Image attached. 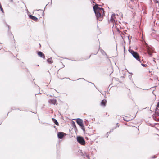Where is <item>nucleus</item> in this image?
I'll return each instance as SVG.
<instances>
[{
    "label": "nucleus",
    "instance_id": "39448f33",
    "mask_svg": "<svg viewBox=\"0 0 159 159\" xmlns=\"http://www.w3.org/2000/svg\"><path fill=\"white\" fill-rule=\"evenodd\" d=\"M66 134L62 132H59L57 133V137L59 139H62Z\"/></svg>",
    "mask_w": 159,
    "mask_h": 159
},
{
    "label": "nucleus",
    "instance_id": "2eb2a0df",
    "mask_svg": "<svg viewBox=\"0 0 159 159\" xmlns=\"http://www.w3.org/2000/svg\"><path fill=\"white\" fill-rule=\"evenodd\" d=\"M72 125L74 128H76L75 123L74 121H72Z\"/></svg>",
    "mask_w": 159,
    "mask_h": 159
},
{
    "label": "nucleus",
    "instance_id": "a878e982",
    "mask_svg": "<svg viewBox=\"0 0 159 159\" xmlns=\"http://www.w3.org/2000/svg\"><path fill=\"white\" fill-rule=\"evenodd\" d=\"M116 127H119V125L118 123L116 124Z\"/></svg>",
    "mask_w": 159,
    "mask_h": 159
},
{
    "label": "nucleus",
    "instance_id": "423d86ee",
    "mask_svg": "<svg viewBox=\"0 0 159 159\" xmlns=\"http://www.w3.org/2000/svg\"><path fill=\"white\" fill-rule=\"evenodd\" d=\"M6 25L8 27V34L10 36H11V37H12L13 38H14V36L13 35L12 33L10 31V26H9L8 25L6 24Z\"/></svg>",
    "mask_w": 159,
    "mask_h": 159
},
{
    "label": "nucleus",
    "instance_id": "aec40b11",
    "mask_svg": "<svg viewBox=\"0 0 159 159\" xmlns=\"http://www.w3.org/2000/svg\"><path fill=\"white\" fill-rule=\"evenodd\" d=\"M141 65L142 66H143V67H146L147 66V64H143V63H142L141 64Z\"/></svg>",
    "mask_w": 159,
    "mask_h": 159
},
{
    "label": "nucleus",
    "instance_id": "f8f14e48",
    "mask_svg": "<svg viewBox=\"0 0 159 159\" xmlns=\"http://www.w3.org/2000/svg\"><path fill=\"white\" fill-rule=\"evenodd\" d=\"M52 120L54 124H55L57 125H59L58 122L56 119L52 118Z\"/></svg>",
    "mask_w": 159,
    "mask_h": 159
},
{
    "label": "nucleus",
    "instance_id": "f03ea898",
    "mask_svg": "<svg viewBox=\"0 0 159 159\" xmlns=\"http://www.w3.org/2000/svg\"><path fill=\"white\" fill-rule=\"evenodd\" d=\"M129 52L138 61L141 63L139 58V56L138 53L136 52H135L132 49L129 50Z\"/></svg>",
    "mask_w": 159,
    "mask_h": 159
},
{
    "label": "nucleus",
    "instance_id": "412c9836",
    "mask_svg": "<svg viewBox=\"0 0 159 159\" xmlns=\"http://www.w3.org/2000/svg\"><path fill=\"white\" fill-rule=\"evenodd\" d=\"M110 132H111V131H109V132H107V134H106V137H107V138H108V134H110Z\"/></svg>",
    "mask_w": 159,
    "mask_h": 159
},
{
    "label": "nucleus",
    "instance_id": "9b49d317",
    "mask_svg": "<svg viewBox=\"0 0 159 159\" xmlns=\"http://www.w3.org/2000/svg\"><path fill=\"white\" fill-rule=\"evenodd\" d=\"M107 103V101L106 100H103L101 101V105L102 106H105Z\"/></svg>",
    "mask_w": 159,
    "mask_h": 159
},
{
    "label": "nucleus",
    "instance_id": "a211bd4d",
    "mask_svg": "<svg viewBox=\"0 0 159 159\" xmlns=\"http://www.w3.org/2000/svg\"><path fill=\"white\" fill-rule=\"evenodd\" d=\"M147 52L148 54L151 56V57L152 56V54L150 52V51L149 50H148L147 51Z\"/></svg>",
    "mask_w": 159,
    "mask_h": 159
},
{
    "label": "nucleus",
    "instance_id": "bb28decb",
    "mask_svg": "<svg viewBox=\"0 0 159 159\" xmlns=\"http://www.w3.org/2000/svg\"><path fill=\"white\" fill-rule=\"evenodd\" d=\"M86 157L88 158H89V155H86Z\"/></svg>",
    "mask_w": 159,
    "mask_h": 159
},
{
    "label": "nucleus",
    "instance_id": "dca6fc26",
    "mask_svg": "<svg viewBox=\"0 0 159 159\" xmlns=\"http://www.w3.org/2000/svg\"><path fill=\"white\" fill-rule=\"evenodd\" d=\"M0 10L2 13H4V11L2 7V6L0 3Z\"/></svg>",
    "mask_w": 159,
    "mask_h": 159
},
{
    "label": "nucleus",
    "instance_id": "393cba45",
    "mask_svg": "<svg viewBox=\"0 0 159 159\" xmlns=\"http://www.w3.org/2000/svg\"><path fill=\"white\" fill-rule=\"evenodd\" d=\"M84 122L86 124L88 123V121L87 120H85Z\"/></svg>",
    "mask_w": 159,
    "mask_h": 159
},
{
    "label": "nucleus",
    "instance_id": "4468645a",
    "mask_svg": "<svg viewBox=\"0 0 159 159\" xmlns=\"http://www.w3.org/2000/svg\"><path fill=\"white\" fill-rule=\"evenodd\" d=\"M110 22L112 23L113 24H114V23H115L114 19L111 17L110 20Z\"/></svg>",
    "mask_w": 159,
    "mask_h": 159
},
{
    "label": "nucleus",
    "instance_id": "20e7f679",
    "mask_svg": "<svg viewBox=\"0 0 159 159\" xmlns=\"http://www.w3.org/2000/svg\"><path fill=\"white\" fill-rule=\"evenodd\" d=\"M155 114L152 115L153 119L157 121H159V111H155Z\"/></svg>",
    "mask_w": 159,
    "mask_h": 159
},
{
    "label": "nucleus",
    "instance_id": "cd10ccee",
    "mask_svg": "<svg viewBox=\"0 0 159 159\" xmlns=\"http://www.w3.org/2000/svg\"><path fill=\"white\" fill-rule=\"evenodd\" d=\"M155 3H158V1H157V0H156V1H155Z\"/></svg>",
    "mask_w": 159,
    "mask_h": 159
},
{
    "label": "nucleus",
    "instance_id": "c85d7f7f",
    "mask_svg": "<svg viewBox=\"0 0 159 159\" xmlns=\"http://www.w3.org/2000/svg\"><path fill=\"white\" fill-rule=\"evenodd\" d=\"M125 121H127L128 120H126L124 118L123 119Z\"/></svg>",
    "mask_w": 159,
    "mask_h": 159
},
{
    "label": "nucleus",
    "instance_id": "f257e3e1",
    "mask_svg": "<svg viewBox=\"0 0 159 159\" xmlns=\"http://www.w3.org/2000/svg\"><path fill=\"white\" fill-rule=\"evenodd\" d=\"M100 5L96 4L93 7L94 11L95 13L97 19L99 21H101L103 18V15L104 14V10L102 8L99 7L98 6Z\"/></svg>",
    "mask_w": 159,
    "mask_h": 159
},
{
    "label": "nucleus",
    "instance_id": "5701e85b",
    "mask_svg": "<svg viewBox=\"0 0 159 159\" xmlns=\"http://www.w3.org/2000/svg\"><path fill=\"white\" fill-rule=\"evenodd\" d=\"M116 128V127H115L114 128H113V129H111L110 130V131H111V132H112V131H113L114 129H115Z\"/></svg>",
    "mask_w": 159,
    "mask_h": 159
},
{
    "label": "nucleus",
    "instance_id": "6ab92c4d",
    "mask_svg": "<svg viewBox=\"0 0 159 159\" xmlns=\"http://www.w3.org/2000/svg\"><path fill=\"white\" fill-rule=\"evenodd\" d=\"M115 16H116V15L114 13L111 16V17L113 18H114H114H115Z\"/></svg>",
    "mask_w": 159,
    "mask_h": 159
},
{
    "label": "nucleus",
    "instance_id": "9d476101",
    "mask_svg": "<svg viewBox=\"0 0 159 159\" xmlns=\"http://www.w3.org/2000/svg\"><path fill=\"white\" fill-rule=\"evenodd\" d=\"M30 18L33 20L35 21H37L38 20V19L35 16H33L32 15H30L29 16Z\"/></svg>",
    "mask_w": 159,
    "mask_h": 159
},
{
    "label": "nucleus",
    "instance_id": "1a4fd4ad",
    "mask_svg": "<svg viewBox=\"0 0 159 159\" xmlns=\"http://www.w3.org/2000/svg\"><path fill=\"white\" fill-rule=\"evenodd\" d=\"M37 54L40 57L43 58V59L45 58V56L44 54L41 51H38Z\"/></svg>",
    "mask_w": 159,
    "mask_h": 159
},
{
    "label": "nucleus",
    "instance_id": "b1692460",
    "mask_svg": "<svg viewBox=\"0 0 159 159\" xmlns=\"http://www.w3.org/2000/svg\"><path fill=\"white\" fill-rule=\"evenodd\" d=\"M157 106V107H159V101L158 102Z\"/></svg>",
    "mask_w": 159,
    "mask_h": 159
},
{
    "label": "nucleus",
    "instance_id": "c756f323",
    "mask_svg": "<svg viewBox=\"0 0 159 159\" xmlns=\"http://www.w3.org/2000/svg\"><path fill=\"white\" fill-rule=\"evenodd\" d=\"M153 61H154V62H155V60H154H154H153Z\"/></svg>",
    "mask_w": 159,
    "mask_h": 159
},
{
    "label": "nucleus",
    "instance_id": "7ed1b4c3",
    "mask_svg": "<svg viewBox=\"0 0 159 159\" xmlns=\"http://www.w3.org/2000/svg\"><path fill=\"white\" fill-rule=\"evenodd\" d=\"M77 142L80 144L84 145L85 144V141L84 138L81 136H78L77 137Z\"/></svg>",
    "mask_w": 159,
    "mask_h": 159
},
{
    "label": "nucleus",
    "instance_id": "f3484780",
    "mask_svg": "<svg viewBox=\"0 0 159 159\" xmlns=\"http://www.w3.org/2000/svg\"><path fill=\"white\" fill-rule=\"evenodd\" d=\"M81 127L82 129L83 130V131L84 132H85V128L84 127V126L83 124L82 125V126H80Z\"/></svg>",
    "mask_w": 159,
    "mask_h": 159
},
{
    "label": "nucleus",
    "instance_id": "0eeeda50",
    "mask_svg": "<svg viewBox=\"0 0 159 159\" xmlns=\"http://www.w3.org/2000/svg\"><path fill=\"white\" fill-rule=\"evenodd\" d=\"M76 122L77 124L80 126H82V125L83 124V120L80 118L77 119Z\"/></svg>",
    "mask_w": 159,
    "mask_h": 159
},
{
    "label": "nucleus",
    "instance_id": "7c9ffc66",
    "mask_svg": "<svg viewBox=\"0 0 159 159\" xmlns=\"http://www.w3.org/2000/svg\"><path fill=\"white\" fill-rule=\"evenodd\" d=\"M1 123H0V125H1Z\"/></svg>",
    "mask_w": 159,
    "mask_h": 159
},
{
    "label": "nucleus",
    "instance_id": "ddd939ff",
    "mask_svg": "<svg viewBox=\"0 0 159 159\" xmlns=\"http://www.w3.org/2000/svg\"><path fill=\"white\" fill-rule=\"evenodd\" d=\"M47 61L49 64H52L53 62L52 59L51 58H49L47 59Z\"/></svg>",
    "mask_w": 159,
    "mask_h": 159
},
{
    "label": "nucleus",
    "instance_id": "4be33fe9",
    "mask_svg": "<svg viewBox=\"0 0 159 159\" xmlns=\"http://www.w3.org/2000/svg\"><path fill=\"white\" fill-rule=\"evenodd\" d=\"M159 108V107H157V106L156 107L155 109V111H157L158 110H159V109L158 108Z\"/></svg>",
    "mask_w": 159,
    "mask_h": 159
},
{
    "label": "nucleus",
    "instance_id": "6e6552de",
    "mask_svg": "<svg viewBox=\"0 0 159 159\" xmlns=\"http://www.w3.org/2000/svg\"><path fill=\"white\" fill-rule=\"evenodd\" d=\"M57 100L56 99H49L48 101V102L49 103L51 104H52L53 105H55L56 104L57 102Z\"/></svg>",
    "mask_w": 159,
    "mask_h": 159
}]
</instances>
